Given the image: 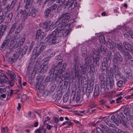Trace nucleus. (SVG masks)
<instances>
[{
    "mask_svg": "<svg viewBox=\"0 0 133 133\" xmlns=\"http://www.w3.org/2000/svg\"><path fill=\"white\" fill-rule=\"evenodd\" d=\"M107 45L109 48H114L116 46V44L114 42L112 41L111 40H110L107 42Z\"/></svg>",
    "mask_w": 133,
    "mask_h": 133,
    "instance_id": "nucleus-23",
    "label": "nucleus"
},
{
    "mask_svg": "<svg viewBox=\"0 0 133 133\" xmlns=\"http://www.w3.org/2000/svg\"><path fill=\"white\" fill-rule=\"evenodd\" d=\"M101 128L104 131V133H115L108 127L104 125L101 124L100 126Z\"/></svg>",
    "mask_w": 133,
    "mask_h": 133,
    "instance_id": "nucleus-17",
    "label": "nucleus"
},
{
    "mask_svg": "<svg viewBox=\"0 0 133 133\" xmlns=\"http://www.w3.org/2000/svg\"><path fill=\"white\" fill-rule=\"evenodd\" d=\"M57 27L56 26V24L55 23H51V30L55 28L56 27Z\"/></svg>",
    "mask_w": 133,
    "mask_h": 133,
    "instance_id": "nucleus-64",
    "label": "nucleus"
},
{
    "mask_svg": "<svg viewBox=\"0 0 133 133\" xmlns=\"http://www.w3.org/2000/svg\"><path fill=\"white\" fill-rule=\"evenodd\" d=\"M100 93V91L98 85L96 84L95 86L94 93V97L96 98L99 95Z\"/></svg>",
    "mask_w": 133,
    "mask_h": 133,
    "instance_id": "nucleus-20",
    "label": "nucleus"
},
{
    "mask_svg": "<svg viewBox=\"0 0 133 133\" xmlns=\"http://www.w3.org/2000/svg\"><path fill=\"white\" fill-rule=\"evenodd\" d=\"M123 81L122 80H120L118 81L117 83V86L119 87H122L123 85Z\"/></svg>",
    "mask_w": 133,
    "mask_h": 133,
    "instance_id": "nucleus-51",
    "label": "nucleus"
},
{
    "mask_svg": "<svg viewBox=\"0 0 133 133\" xmlns=\"http://www.w3.org/2000/svg\"><path fill=\"white\" fill-rule=\"evenodd\" d=\"M31 12L28 11L27 13V16H31L32 17L35 16L37 12V10L34 7H32L31 8Z\"/></svg>",
    "mask_w": 133,
    "mask_h": 133,
    "instance_id": "nucleus-16",
    "label": "nucleus"
},
{
    "mask_svg": "<svg viewBox=\"0 0 133 133\" xmlns=\"http://www.w3.org/2000/svg\"><path fill=\"white\" fill-rule=\"evenodd\" d=\"M123 44L125 49L133 54V46L127 42H124Z\"/></svg>",
    "mask_w": 133,
    "mask_h": 133,
    "instance_id": "nucleus-14",
    "label": "nucleus"
},
{
    "mask_svg": "<svg viewBox=\"0 0 133 133\" xmlns=\"http://www.w3.org/2000/svg\"><path fill=\"white\" fill-rule=\"evenodd\" d=\"M56 87V85L55 84H53L50 88V89L49 94L51 93L54 91Z\"/></svg>",
    "mask_w": 133,
    "mask_h": 133,
    "instance_id": "nucleus-42",
    "label": "nucleus"
},
{
    "mask_svg": "<svg viewBox=\"0 0 133 133\" xmlns=\"http://www.w3.org/2000/svg\"><path fill=\"white\" fill-rule=\"evenodd\" d=\"M117 50L119 51L122 53H123L125 51V50L123 47L122 45L118 44L117 45Z\"/></svg>",
    "mask_w": 133,
    "mask_h": 133,
    "instance_id": "nucleus-28",
    "label": "nucleus"
},
{
    "mask_svg": "<svg viewBox=\"0 0 133 133\" xmlns=\"http://www.w3.org/2000/svg\"><path fill=\"white\" fill-rule=\"evenodd\" d=\"M13 16V14L12 12L8 13L6 16V17L7 18L8 22H10L11 21Z\"/></svg>",
    "mask_w": 133,
    "mask_h": 133,
    "instance_id": "nucleus-36",
    "label": "nucleus"
},
{
    "mask_svg": "<svg viewBox=\"0 0 133 133\" xmlns=\"http://www.w3.org/2000/svg\"><path fill=\"white\" fill-rule=\"evenodd\" d=\"M45 87V86L43 85V82L41 81H38L36 85V89L38 90L40 93H42L44 96H45L48 95L49 92L47 90L44 91Z\"/></svg>",
    "mask_w": 133,
    "mask_h": 133,
    "instance_id": "nucleus-5",
    "label": "nucleus"
},
{
    "mask_svg": "<svg viewBox=\"0 0 133 133\" xmlns=\"http://www.w3.org/2000/svg\"><path fill=\"white\" fill-rule=\"evenodd\" d=\"M85 66V67H82V68L80 71V72L82 75H85L86 74L87 67Z\"/></svg>",
    "mask_w": 133,
    "mask_h": 133,
    "instance_id": "nucleus-31",
    "label": "nucleus"
},
{
    "mask_svg": "<svg viewBox=\"0 0 133 133\" xmlns=\"http://www.w3.org/2000/svg\"><path fill=\"white\" fill-rule=\"evenodd\" d=\"M100 49L101 52L102 54H104V46H103L102 45H101L100 46Z\"/></svg>",
    "mask_w": 133,
    "mask_h": 133,
    "instance_id": "nucleus-61",
    "label": "nucleus"
},
{
    "mask_svg": "<svg viewBox=\"0 0 133 133\" xmlns=\"http://www.w3.org/2000/svg\"><path fill=\"white\" fill-rule=\"evenodd\" d=\"M63 61V60L62 59H59L58 60V62L56 65L53 64L50 69L51 72L54 73L55 71H58L62 65Z\"/></svg>",
    "mask_w": 133,
    "mask_h": 133,
    "instance_id": "nucleus-7",
    "label": "nucleus"
},
{
    "mask_svg": "<svg viewBox=\"0 0 133 133\" xmlns=\"http://www.w3.org/2000/svg\"><path fill=\"white\" fill-rule=\"evenodd\" d=\"M70 18V14L68 13H64L58 17L59 20H64L67 21Z\"/></svg>",
    "mask_w": 133,
    "mask_h": 133,
    "instance_id": "nucleus-15",
    "label": "nucleus"
},
{
    "mask_svg": "<svg viewBox=\"0 0 133 133\" xmlns=\"http://www.w3.org/2000/svg\"><path fill=\"white\" fill-rule=\"evenodd\" d=\"M89 67L88 69V70L90 72H93L95 71V68L94 65L93 64H91Z\"/></svg>",
    "mask_w": 133,
    "mask_h": 133,
    "instance_id": "nucleus-34",
    "label": "nucleus"
},
{
    "mask_svg": "<svg viewBox=\"0 0 133 133\" xmlns=\"http://www.w3.org/2000/svg\"><path fill=\"white\" fill-rule=\"evenodd\" d=\"M45 36L44 32L42 31L41 30H38L37 31L36 40L38 42L40 41L44 38Z\"/></svg>",
    "mask_w": 133,
    "mask_h": 133,
    "instance_id": "nucleus-10",
    "label": "nucleus"
},
{
    "mask_svg": "<svg viewBox=\"0 0 133 133\" xmlns=\"http://www.w3.org/2000/svg\"><path fill=\"white\" fill-rule=\"evenodd\" d=\"M51 8H49L46 9L44 11V16L45 18L47 17L50 14L51 11Z\"/></svg>",
    "mask_w": 133,
    "mask_h": 133,
    "instance_id": "nucleus-27",
    "label": "nucleus"
},
{
    "mask_svg": "<svg viewBox=\"0 0 133 133\" xmlns=\"http://www.w3.org/2000/svg\"><path fill=\"white\" fill-rule=\"evenodd\" d=\"M37 130L38 132V133H46L45 129L43 128H41L40 130Z\"/></svg>",
    "mask_w": 133,
    "mask_h": 133,
    "instance_id": "nucleus-52",
    "label": "nucleus"
},
{
    "mask_svg": "<svg viewBox=\"0 0 133 133\" xmlns=\"http://www.w3.org/2000/svg\"><path fill=\"white\" fill-rule=\"evenodd\" d=\"M79 59L78 58H76L75 59V63L74 64L75 68V73L76 76H78L79 71L78 66L80 67H82L83 65L79 62Z\"/></svg>",
    "mask_w": 133,
    "mask_h": 133,
    "instance_id": "nucleus-8",
    "label": "nucleus"
},
{
    "mask_svg": "<svg viewBox=\"0 0 133 133\" xmlns=\"http://www.w3.org/2000/svg\"><path fill=\"white\" fill-rule=\"evenodd\" d=\"M17 24L16 23H13L11 26L9 32V33L11 34L14 31L16 28Z\"/></svg>",
    "mask_w": 133,
    "mask_h": 133,
    "instance_id": "nucleus-35",
    "label": "nucleus"
},
{
    "mask_svg": "<svg viewBox=\"0 0 133 133\" xmlns=\"http://www.w3.org/2000/svg\"><path fill=\"white\" fill-rule=\"evenodd\" d=\"M49 68V65L45 64L39 65L37 67L38 70L40 71L41 73L43 74Z\"/></svg>",
    "mask_w": 133,
    "mask_h": 133,
    "instance_id": "nucleus-12",
    "label": "nucleus"
},
{
    "mask_svg": "<svg viewBox=\"0 0 133 133\" xmlns=\"http://www.w3.org/2000/svg\"><path fill=\"white\" fill-rule=\"evenodd\" d=\"M100 83L101 84V88H104L105 87L106 85V82L105 81H102L100 82Z\"/></svg>",
    "mask_w": 133,
    "mask_h": 133,
    "instance_id": "nucleus-50",
    "label": "nucleus"
},
{
    "mask_svg": "<svg viewBox=\"0 0 133 133\" xmlns=\"http://www.w3.org/2000/svg\"><path fill=\"white\" fill-rule=\"evenodd\" d=\"M112 130L115 131L116 132H117L119 133H121L122 131L119 129L118 128L115 127L113 128Z\"/></svg>",
    "mask_w": 133,
    "mask_h": 133,
    "instance_id": "nucleus-47",
    "label": "nucleus"
},
{
    "mask_svg": "<svg viewBox=\"0 0 133 133\" xmlns=\"http://www.w3.org/2000/svg\"><path fill=\"white\" fill-rule=\"evenodd\" d=\"M124 113L127 117V119L129 121L131 119L130 115V109L129 108H125L123 110Z\"/></svg>",
    "mask_w": 133,
    "mask_h": 133,
    "instance_id": "nucleus-18",
    "label": "nucleus"
},
{
    "mask_svg": "<svg viewBox=\"0 0 133 133\" xmlns=\"http://www.w3.org/2000/svg\"><path fill=\"white\" fill-rule=\"evenodd\" d=\"M57 3H59V6L57 8V11L60 8V7L63 5L65 6V7H67L69 8L71 7L72 9H74L77 6V1L76 0H58Z\"/></svg>",
    "mask_w": 133,
    "mask_h": 133,
    "instance_id": "nucleus-3",
    "label": "nucleus"
},
{
    "mask_svg": "<svg viewBox=\"0 0 133 133\" xmlns=\"http://www.w3.org/2000/svg\"><path fill=\"white\" fill-rule=\"evenodd\" d=\"M20 37V35L17 34L15 35H14L13 36H12L11 37V40L12 41H14V40H16V39H17Z\"/></svg>",
    "mask_w": 133,
    "mask_h": 133,
    "instance_id": "nucleus-41",
    "label": "nucleus"
},
{
    "mask_svg": "<svg viewBox=\"0 0 133 133\" xmlns=\"http://www.w3.org/2000/svg\"><path fill=\"white\" fill-rule=\"evenodd\" d=\"M27 16L26 11L24 10V11L20 10L17 13L16 17V19L19 20L21 18L23 19H25Z\"/></svg>",
    "mask_w": 133,
    "mask_h": 133,
    "instance_id": "nucleus-9",
    "label": "nucleus"
},
{
    "mask_svg": "<svg viewBox=\"0 0 133 133\" xmlns=\"http://www.w3.org/2000/svg\"><path fill=\"white\" fill-rule=\"evenodd\" d=\"M104 76V75L102 74H99V79L100 82L105 81Z\"/></svg>",
    "mask_w": 133,
    "mask_h": 133,
    "instance_id": "nucleus-37",
    "label": "nucleus"
},
{
    "mask_svg": "<svg viewBox=\"0 0 133 133\" xmlns=\"http://www.w3.org/2000/svg\"><path fill=\"white\" fill-rule=\"evenodd\" d=\"M57 4H54L52 5L50 8H51V10H55L57 8Z\"/></svg>",
    "mask_w": 133,
    "mask_h": 133,
    "instance_id": "nucleus-56",
    "label": "nucleus"
},
{
    "mask_svg": "<svg viewBox=\"0 0 133 133\" xmlns=\"http://www.w3.org/2000/svg\"><path fill=\"white\" fill-rule=\"evenodd\" d=\"M69 96L68 95L66 94L64 95L63 97V101L64 102L66 103L68 99Z\"/></svg>",
    "mask_w": 133,
    "mask_h": 133,
    "instance_id": "nucleus-45",
    "label": "nucleus"
},
{
    "mask_svg": "<svg viewBox=\"0 0 133 133\" xmlns=\"http://www.w3.org/2000/svg\"><path fill=\"white\" fill-rule=\"evenodd\" d=\"M59 20L58 19V20H57L56 22L55 23L56 24V26H57V27L58 28L57 29H59V28H61V29L62 28V27H61V22H60V20Z\"/></svg>",
    "mask_w": 133,
    "mask_h": 133,
    "instance_id": "nucleus-43",
    "label": "nucleus"
},
{
    "mask_svg": "<svg viewBox=\"0 0 133 133\" xmlns=\"http://www.w3.org/2000/svg\"><path fill=\"white\" fill-rule=\"evenodd\" d=\"M52 74H53V77H52V82H54L57 79V75H56V73L54 75V73H52Z\"/></svg>",
    "mask_w": 133,
    "mask_h": 133,
    "instance_id": "nucleus-57",
    "label": "nucleus"
},
{
    "mask_svg": "<svg viewBox=\"0 0 133 133\" xmlns=\"http://www.w3.org/2000/svg\"><path fill=\"white\" fill-rule=\"evenodd\" d=\"M50 59V57H47L46 58L43 59V62L42 63V64L48 65L49 61Z\"/></svg>",
    "mask_w": 133,
    "mask_h": 133,
    "instance_id": "nucleus-32",
    "label": "nucleus"
},
{
    "mask_svg": "<svg viewBox=\"0 0 133 133\" xmlns=\"http://www.w3.org/2000/svg\"><path fill=\"white\" fill-rule=\"evenodd\" d=\"M26 95L25 94L23 95L21 97V101H24L26 99Z\"/></svg>",
    "mask_w": 133,
    "mask_h": 133,
    "instance_id": "nucleus-60",
    "label": "nucleus"
},
{
    "mask_svg": "<svg viewBox=\"0 0 133 133\" xmlns=\"http://www.w3.org/2000/svg\"><path fill=\"white\" fill-rule=\"evenodd\" d=\"M89 59V55L87 56V57H85V63L84 64V66H86L88 67L90 66V64Z\"/></svg>",
    "mask_w": 133,
    "mask_h": 133,
    "instance_id": "nucleus-30",
    "label": "nucleus"
},
{
    "mask_svg": "<svg viewBox=\"0 0 133 133\" xmlns=\"http://www.w3.org/2000/svg\"><path fill=\"white\" fill-rule=\"evenodd\" d=\"M111 76H110L108 78L109 79V83H107L106 86L107 88L108 89H109V87L110 89L113 88L114 85V76L113 74H110Z\"/></svg>",
    "mask_w": 133,
    "mask_h": 133,
    "instance_id": "nucleus-11",
    "label": "nucleus"
},
{
    "mask_svg": "<svg viewBox=\"0 0 133 133\" xmlns=\"http://www.w3.org/2000/svg\"><path fill=\"white\" fill-rule=\"evenodd\" d=\"M10 43V47L12 48L16 49L19 46V44L16 41H11Z\"/></svg>",
    "mask_w": 133,
    "mask_h": 133,
    "instance_id": "nucleus-24",
    "label": "nucleus"
},
{
    "mask_svg": "<svg viewBox=\"0 0 133 133\" xmlns=\"http://www.w3.org/2000/svg\"><path fill=\"white\" fill-rule=\"evenodd\" d=\"M103 130L99 127L97 128L96 129V131L97 133H104Z\"/></svg>",
    "mask_w": 133,
    "mask_h": 133,
    "instance_id": "nucleus-58",
    "label": "nucleus"
},
{
    "mask_svg": "<svg viewBox=\"0 0 133 133\" xmlns=\"http://www.w3.org/2000/svg\"><path fill=\"white\" fill-rule=\"evenodd\" d=\"M25 2H26L25 5V8L27 9L30 8L31 6L30 4V2L28 1H25Z\"/></svg>",
    "mask_w": 133,
    "mask_h": 133,
    "instance_id": "nucleus-48",
    "label": "nucleus"
},
{
    "mask_svg": "<svg viewBox=\"0 0 133 133\" xmlns=\"http://www.w3.org/2000/svg\"><path fill=\"white\" fill-rule=\"evenodd\" d=\"M86 93L87 97L88 98L89 96L90 93H91V90L88 88L86 90Z\"/></svg>",
    "mask_w": 133,
    "mask_h": 133,
    "instance_id": "nucleus-49",
    "label": "nucleus"
},
{
    "mask_svg": "<svg viewBox=\"0 0 133 133\" xmlns=\"http://www.w3.org/2000/svg\"><path fill=\"white\" fill-rule=\"evenodd\" d=\"M16 53L14 54L15 57L16 59H17L18 57L20 56H21L20 54V50L18 49L15 50Z\"/></svg>",
    "mask_w": 133,
    "mask_h": 133,
    "instance_id": "nucleus-33",
    "label": "nucleus"
},
{
    "mask_svg": "<svg viewBox=\"0 0 133 133\" xmlns=\"http://www.w3.org/2000/svg\"><path fill=\"white\" fill-rule=\"evenodd\" d=\"M64 71H65V70H63L62 68L60 69H59L57 73V74H62Z\"/></svg>",
    "mask_w": 133,
    "mask_h": 133,
    "instance_id": "nucleus-63",
    "label": "nucleus"
},
{
    "mask_svg": "<svg viewBox=\"0 0 133 133\" xmlns=\"http://www.w3.org/2000/svg\"><path fill=\"white\" fill-rule=\"evenodd\" d=\"M106 63L104 62V61L102 62V69L104 70H105L106 69Z\"/></svg>",
    "mask_w": 133,
    "mask_h": 133,
    "instance_id": "nucleus-59",
    "label": "nucleus"
},
{
    "mask_svg": "<svg viewBox=\"0 0 133 133\" xmlns=\"http://www.w3.org/2000/svg\"><path fill=\"white\" fill-rule=\"evenodd\" d=\"M103 61L106 63L107 65H109L111 63V60L110 58L104 57Z\"/></svg>",
    "mask_w": 133,
    "mask_h": 133,
    "instance_id": "nucleus-29",
    "label": "nucleus"
},
{
    "mask_svg": "<svg viewBox=\"0 0 133 133\" xmlns=\"http://www.w3.org/2000/svg\"><path fill=\"white\" fill-rule=\"evenodd\" d=\"M105 123L109 126L113 127L112 125L110 123V122L108 119H106L104 120Z\"/></svg>",
    "mask_w": 133,
    "mask_h": 133,
    "instance_id": "nucleus-53",
    "label": "nucleus"
},
{
    "mask_svg": "<svg viewBox=\"0 0 133 133\" xmlns=\"http://www.w3.org/2000/svg\"><path fill=\"white\" fill-rule=\"evenodd\" d=\"M5 18V16H0V24L4 21Z\"/></svg>",
    "mask_w": 133,
    "mask_h": 133,
    "instance_id": "nucleus-62",
    "label": "nucleus"
},
{
    "mask_svg": "<svg viewBox=\"0 0 133 133\" xmlns=\"http://www.w3.org/2000/svg\"><path fill=\"white\" fill-rule=\"evenodd\" d=\"M16 1V0H13L12 1L10 4H8L5 8V9L6 10H7L8 11L11 10L14 6Z\"/></svg>",
    "mask_w": 133,
    "mask_h": 133,
    "instance_id": "nucleus-19",
    "label": "nucleus"
},
{
    "mask_svg": "<svg viewBox=\"0 0 133 133\" xmlns=\"http://www.w3.org/2000/svg\"><path fill=\"white\" fill-rule=\"evenodd\" d=\"M21 30L22 28L19 26H18V27L17 28L15 32V34L16 35L19 34V33L21 31Z\"/></svg>",
    "mask_w": 133,
    "mask_h": 133,
    "instance_id": "nucleus-54",
    "label": "nucleus"
},
{
    "mask_svg": "<svg viewBox=\"0 0 133 133\" xmlns=\"http://www.w3.org/2000/svg\"><path fill=\"white\" fill-rule=\"evenodd\" d=\"M99 53L100 51L99 50H98L96 51L95 49H92V54L93 55H96L97 54H99Z\"/></svg>",
    "mask_w": 133,
    "mask_h": 133,
    "instance_id": "nucleus-55",
    "label": "nucleus"
},
{
    "mask_svg": "<svg viewBox=\"0 0 133 133\" xmlns=\"http://www.w3.org/2000/svg\"><path fill=\"white\" fill-rule=\"evenodd\" d=\"M51 21H47L43 23V27L45 30L46 32H48L51 30Z\"/></svg>",
    "mask_w": 133,
    "mask_h": 133,
    "instance_id": "nucleus-13",
    "label": "nucleus"
},
{
    "mask_svg": "<svg viewBox=\"0 0 133 133\" xmlns=\"http://www.w3.org/2000/svg\"><path fill=\"white\" fill-rule=\"evenodd\" d=\"M25 41V39L24 38H22L19 41V43H18L19 44V46H21L24 43Z\"/></svg>",
    "mask_w": 133,
    "mask_h": 133,
    "instance_id": "nucleus-38",
    "label": "nucleus"
},
{
    "mask_svg": "<svg viewBox=\"0 0 133 133\" xmlns=\"http://www.w3.org/2000/svg\"><path fill=\"white\" fill-rule=\"evenodd\" d=\"M122 54L124 56L125 58L126 59L127 61L132 59V57L131 56V55L128 52H125L124 51Z\"/></svg>",
    "mask_w": 133,
    "mask_h": 133,
    "instance_id": "nucleus-25",
    "label": "nucleus"
},
{
    "mask_svg": "<svg viewBox=\"0 0 133 133\" xmlns=\"http://www.w3.org/2000/svg\"><path fill=\"white\" fill-rule=\"evenodd\" d=\"M109 52L111 56H113V61L114 63L122 62H123V58L119 52H115L113 50H111Z\"/></svg>",
    "mask_w": 133,
    "mask_h": 133,
    "instance_id": "nucleus-4",
    "label": "nucleus"
},
{
    "mask_svg": "<svg viewBox=\"0 0 133 133\" xmlns=\"http://www.w3.org/2000/svg\"><path fill=\"white\" fill-rule=\"evenodd\" d=\"M10 39L8 37L7 38H6L4 40L3 42L2 43L1 47L2 48H5L8 45L10 42Z\"/></svg>",
    "mask_w": 133,
    "mask_h": 133,
    "instance_id": "nucleus-22",
    "label": "nucleus"
},
{
    "mask_svg": "<svg viewBox=\"0 0 133 133\" xmlns=\"http://www.w3.org/2000/svg\"><path fill=\"white\" fill-rule=\"evenodd\" d=\"M10 75L11 78V80L14 81H15L16 80L15 78L16 75L15 74L14 72H12L11 73H10Z\"/></svg>",
    "mask_w": 133,
    "mask_h": 133,
    "instance_id": "nucleus-40",
    "label": "nucleus"
},
{
    "mask_svg": "<svg viewBox=\"0 0 133 133\" xmlns=\"http://www.w3.org/2000/svg\"><path fill=\"white\" fill-rule=\"evenodd\" d=\"M70 27V24L66 25L63 28L56 29L51 34L48 35L45 39V42H49V45L55 44L58 43L59 40L57 37H65L71 30Z\"/></svg>",
    "mask_w": 133,
    "mask_h": 133,
    "instance_id": "nucleus-1",
    "label": "nucleus"
},
{
    "mask_svg": "<svg viewBox=\"0 0 133 133\" xmlns=\"http://www.w3.org/2000/svg\"><path fill=\"white\" fill-rule=\"evenodd\" d=\"M27 50V47L26 46L24 47L22 50H20L21 55L22 56L23 55H24L25 53Z\"/></svg>",
    "mask_w": 133,
    "mask_h": 133,
    "instance_id": "nucleus-39",
    "label": "nucleus"
},
{
    "mask_svg": "<svg viewBox=\"0 0 133 133\" xmlns=\"http://www.w3.org/2000/svg\"><path fill=\"white\" fill-rule=\"evenodd\" d=\"M124 118L125 116L123 113L120 112L116 114L115 116L112 115L111 117V119L117 125H119V123H121L122 120V124L125 127L127 128L128 126L127 124V121H125L124 120Z\"/></svg>",
    "mask_w": 133,
    "mask_h": 133,
    "instance_id": "nucleus-2",
    "label": "nucleus"
},
{
    "mask_svg": "<svg viewBox=\"0 0 133 133\" xmlns=\"http://www.w3.org/2000/svg\"><path fill=\"white\" fill-rule=\"evenodd\" d=\"M114 74L116 80H118L120 77L121 73L118 69H114Z\"/></svg>",
    "mask_w": 133,
    "mask_h": 133,
    "instance_id": "nucleus-21",
    "label": "nucleus"
},
{
    "mask_svg": "<svg viewBox=\"0 0 133 133\" xmlns=\"http://www.w3.org/2000/svg\"><path fill=\"white\" fill-rule=\"evenodd\" d=\"M0 79L3 81L4 82H5L6 83L8 80V78L4 75L2 76L0 78Z\"/></svg>",
    "mask_w": 133,
    "mask_h": 133,
    "instance_id": "nucleus-44",
    "label": "nucleus"
},
{
    "mask_svg": "<svg viewBox=\"0 0 133 133\" xmlns=\"http://www.w3.org/2000/svg\"><path fill=\"white\" fill-rule=\"evenodd\" d=\"M6 28L5 25H0V36L3 35Z\"/></svg>",
    "mask_w": 133,
    "mask_h": 133,
    "instance_id": "nucleus-26",
    "label": "nucleus"
},
{
    "mask_svg": "<svg viewBox=\"0 0 133 133\" xmlns=\"http://www.w3.org/2000/svg\"><path fill=\"white\" fill-rule=\"evenodd\" d=\"M2 133H7L8 132V128L7 127L3 128L1 130Z\"/></svg>",
    "mask_w": 133,
    "mask_h": 133,
    "instance_id": "nucleus-46",
    "label": "nucleus"
},
{
    "mask_svg": "<svg viewBox=\"0 0 133 133\" xmlns=\"http://www.w3.org/2000/svg\"><path fill=\"white\" fill-rule=\"evenodd\" d=\"M39 46H41L38 51V47H35L33 50V53L34 54H37L38 55L39 54L43 51L45 49L46 46L45 44L43 42H40L39 44Z\"/></svg>",
    "mask_w": 133,
    "mask_h": 133,
    "instance_id": "nucleus-6",
    "label": "nucleus"
}]
</instances>
